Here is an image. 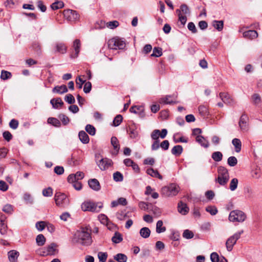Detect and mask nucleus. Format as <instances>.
I'll return each instance as SVG.
<instances>
[{"instance_id": "35", "label": "nucleus", "mask_w": 262, "mask_h": 262, "mask_svg": "<svg viewBox=\"0 0 262 262\" xmlns=\"http://www.w3.org/2000/svg\"><path fill=\"white\" fill-rule=\"evenodd\" d=\"M199 112L200 114L203 117H206L209 115V112L207 106L205 105H200L199 108Z\"/></svg>"}, {"instance_id": "60", "label": "nucleus", "mask_w": 262, "mask_h": 262, "mask_svg": "<svg viewBox=\"0 0 262 262\" xmlns=\"http://www.w3.org/2000/svg\"><path fill=\"white\" fill-rule=\"evenodd\" d=\"M98 257L100 261L105 262L107 257V253L106 252H99Z\"/></svg>"}, {"instance_id": "32", "label": "nucleus", "mask_w": 262, "mask_h": 262, "mask_svg": "<svg viewBox=\"0 0 262 262\" xmlns=\"http://www.w3.org/2000/svg\"><path fill=\"white\" fill-rule=\"evenodd\" d=\"M114 259L118 262H126L127 260V257L124 254L118 253L114 256Z\"/></svg>"}, {"instance_id": "38", "label": "nucleus", "mask_w": 262, "mask_h": 262, "mask_svg": "<svg viewBox=\"0 0 262 262\" xmlns=\"http://www.w3.org/2000/svg\"><path fill=\"white\" fill-rule=\"evenodd\" d=\"M8 227L5 223V220L0 222V233L2 235H5L7 233Z\"/></svg>"}, {"instance_id": "17", "label": "nucleus", "mask_w": 262, "mask_h": 262, "mask_svg": "<svg viewBox=\"0 0 262 262\" xmlns=\"http://www.w3.org/2000/svg\"><path fill=\"white\" fill-rule=\"evenodd\" d=\"M174 98L176 99L177 96L175 95H166L165 97L160 98L159 99V102L164 104H172L176 103L175 101L170 99V98Z\"/></svg>"}, {"instance_id": "64", "label": "nucleus", "mask_w": 262, "mask_h": 262, "mask_svg": "<svg viewBox=\"0 0 262 262\" xmlns=\"http://www.w3.org/2000/svg\"><path fill=\"white\" fill-rule=\"evenodd\" d=\"M188 29L192 33H196L198 31L194 24L193 22H189L187 25Z\"/></svg>"}, {"instance_id": "9", "label": "nucleus", "mask_w": 262, "mask_h": 262, "mask_svg": "<svg viewBox=\"0 0 262 262\" xmlns=\"http://www.w3.org/2000/svg\"><path fill=\"white\" fill-rule=\"evenodd\" d=\"M112 160L108 158H102L97 163L98 166L101 170H105L111 166Z\"/></svg>"}, {"instance_id": "29", "label": "nucleus", "mask_w": 262, "mask_h": 262, "mask_svg": "<svg viewBox=\"0 0 262 262\" xmlns=\"http://www.w3.org/2000/svg\"><path fill=\"white\" fill-rule=\"evenodd\" d=\"M123 241L122 234L119 232H115L114 236L112 238V241L115 244H118Z\"/></svg>"}, {"instance_id": "34", "label": "nucleus", "mask_w": 262, "mask_h": 262, "mask_svg": "<svg viewBox=\"0 0 262 262\" xmlns=\"http://www.w3.org/2000/svg\"><path fill=\"white\" fill-rule=\"evenodd\" d=\"M46 238L42 234H38L36 238V242L38 246H42L46 243Z\"/></svg>"}, {"instance_id": "21", "label": "nucleus", "mask_w": 262, "mask_h": 262, "mask_svg": "<svg viewBox=\"0 0 262 262\" xmlns=\"http://www.w3.org/2000/svg\"><path fill=\"white\" fill-rule=\"evenodd\" d=\"M146 173L152 177L157 178L160 180H162L163 177L161 175L157 170H155L152 168H149L146 170Z\"/></svg>"}, {"instance_id": "23", "label": "nucleus", "mask_w": 262, "mask_h": 262, "mask_svg": "<svg viewBox=\"0 0 262 262\" xmlns=\"http://www.w3.org/2000/svg\"><path fill=\"white\" fill-rule=\"evenodd\" d=\"M79 138L80 141L83 144H87L90 141L89 137L83 130H81L78 134Z\"/></svg>"}, {"instance_id": "49", "label": "nucleus", "mask_w": 262, "mask_h": 262, "mask_svg": "<svg viewBox=\"0 0 262 262\" xmlns=\"http://www.w3.org/2000/svg\"><path fill=\"white\" fill-rule=\"evenodd\" d=\"M113 179L115 182H122L123 180V176L120 172L116 171L113 174Z\"/></svg>"}, {"instance_id": "62", "label": "nucleus", "mask_w": 262, "mask_h": 262, "mask_svg": "<svg viewBox=\"0 0 262 262\" xmlns=\"http://www.w3.org/2000/svg\"><path fill=\"white\" fill-rule=\"evenodd\" d=\"M46 223L43 221L37 222L36 223V227L39 231L43 230L46 227Z\"/></svg>"}, {"instance_id": "4", "label": "nucleus", "mask_w": 262, "mask_h": 262, "mask_svg": "<svg viewBox=\"0 0 262 262\" xmlns=\"http://www.w3.org/2000/svg\"><path fill=\"white\" fill-rule=\"evenodd\" d=\"M179 191V186L174 183H171L168 186H164L161 189L162 194L165 196L176 195Z\"/></svg>"}, {"instance_id": "36", "label": "nucleus", "mask_w": 262, "mask_h": 262, "mask_svg": "<svg viewBox=\"0 0 262 262\" xmlns=\"http://www.w3.org/2000/svg\"><path fill=\"white\" fill-rule=\"evenodd\" d=\"M163 222L161 220H159L157 222L156 224V232L158 233H161L166 231V227L163 226Z\"/></svg>"}, {"instance_id": "50", "label": "nucleus", "mask_w": 262, "mask_h": 262, "mask_svg": "<svg viewBox=\"0 0 262 262\" xmlns=\"http://www.w3.org/2000/svg\"><path fill=\"white\" fill-rule=\"evenodd\" d=\"M205 210L212 215H215L218 212L217 208L214 206H209L206 208Z\"/></svg>"}, {"instance_id": "11", "label": "nucleus", "mask_w": 262, "mask_h": 262, "mask_svg": "<svg viewBox=\"0 0 262 262\" xmlns=\"http://www.w3.org/2000/svg\"><path fill=\"white\" fill-rule=\"evenodd\" d=\"M66 199V195L60 192H56L54 196L56 205L59 207H63Z\"/></svg>"}, {"instance_id": "43", "label": "nucleus", "mask_w": 262, "mask_h": 262, "mask_svg": "<svg viewBox=\"0 0 262 262\" xmlns=\"http://www.w3.org/2000/svg\"><path fill=\"white\" fill-rule=\"evenodd\" d=\"M244 193L248 199H251L254 197V191L250 187H246L244 189Z\"/></svg>"}, {"instance_id": "57", "label": "nucleus", "mask_w": 262, "mask_h": 262, "mask_svg": "<svg viewBox=\"0 0 262 262\" xmlns=\"http://www.w3.org/2000/svg\"><path fill=\"white\" fill-rule=\"evenodd\" d=\"M58 118L60 119L62 124L64 125H67L70 122V119L64 114H60L58 116Z\"/></svg>"}, {"instance_id": "54", "label": "nucleus", "mask_w": 262, "mask_h": 262, "mask_svg": "<svg viewBox=\"0 0 262 262\" xmlns=\"http://www.w3.org/2000/svg\"><path fill=\"white\" fill-rule=\"evenodd\" d=\"M227 163L230 166L233 167L237 164V160L236 157L231 156L228 158L227 160Z\"/></svg>"}, {"instance_id": "58", "label": "nucleus", "mask_w": 262, "mask_h": 262, "mask_svg": "<svg viewBox=\"0 0 262 262\" xmlns=\"http://www.w3.org/2000/svg\"><path fill=\"white\" fill-rule=\"evenodd\" d=\"M53 194V189L51 187L42 190V195L46 197L51 196Z\"/></svg>"}, {"instance_id": "51", "label": "nucleus", "mask_w": 262, "mask_h": 262, "mask_svg": "<svg viewBox=\"0 0 262 262\" xmlns=\"http://www.w3.org/2000/svg\"><path fill=\"white\" fill-rule=\"evenodd\" d=\"M238 181L236 178H233L231 180L229 188L231 191H234L237 187Z\"/></svg>"}, {"instance_id": "31", "label": "nucleus", "mask_w": 262, "mask_h": 262, "mask_svg": "<svg viewBox=\"0 0 262 262\" xmlns=\"http://www.w3.org/2000/svg\"><path fill=\"white\" fill-rule=\"evenodd\" d=\"M232 143L235 147V150L236 152H239L241 150L242 143L241 140L237 138H234L232 141Z\"/></svg>"}, {"instance_id": "25", "label": "nucleus", "mask_w": 262, "mask_h": 262, "mask_svg": "<svg viewBox=\"0 0 262 262\" xmlns=\"http://www.w3.org/2000/svg\"><path fill=\"white\" fill-rule=\"evenodd\" d=\"M196 141L198 142L202 146L205 148H208L209 146L208 141L206 140L202 136H197L196 137Z\"/></svg>"}, {"instance_id": "27", "label": "nucleus", "mask_w": 262, "mask_h": 262, "mask_svg": "<svg viewBox=\"0 0 262 262\" xmlns=\"http://www.w3.org/2000/svg\"><path fill=\"white\" fill-rule=\"evenodd\" d=\"M151 134H156V135H157V136L159 139V137H160L161 139H164L167 134V130L165 128H164L161 130V132H160V130L159 129H155L152 132Z\"/></svg>"}, {"instance_id": "8", "label": "nucleus", "mask_w": 262, "mask_h": 262, "mask_svg": "<svg viewBox=\"0 0 262 262\" xmlns=\"http://www.w3.org/2000/svg\"><path fill=\"white\" fill-rule=\"evenodd\" d=\"M52 50L54 53L64 54L67 51V46L62 42H56L52 45Z\"/></svg>"}, {"instance_id": "42", "label": "nucleus", "mask_w": 262, "mask_h": 262, "mask_svg": "<svg viewBox=\"0 0 262 262\" xmlns=\"http://www.w3.org/2000/svg\"><path fill=\"white\" fill-rule=\"evenodd\" d=\"M148 212H151L156 215H159L161 213V211L160 208L157 207L156 206L152 205V204H151V205H149Z\"/></svg>"}, {"instance_id": "24", "label": "nucleus", "mask_w": 262, "mask_h": 262, "mask_svg": "<svg viewBox=\"0 0 262 262\" xmlns=\"http://www.w3.org/2000/svg\"><path fill=\"white\" fill-rule=\"evenodd\" d=\"M68 91V88L64 84H62L60 86H55L52 90L53 93H56L60 94L67 93Z\"/></svg>"}, {"instance_id": "5", "label": "nucleus", "mask_w": 262, "mask_h": 262, "mask_svg": "<svg viewBox=\"0 0 262 262\" xmlns=\"http://www.w3.org/2000/svg\"><path fill=\"white\" fill-rule=\"evenodd\" d=\"M243 232V230L239 231L227 239L226 242V247L228 251L230 252L232 250L234 245L236 244L237 241L240 238Z\"/></svg>"}, {"instance_id": "1", "label": "nucleus", "mask_w": 262, "mask_h": 262, "mask_svg": "<svg viewBox=\"0 0 262 262\" xmlns=\"http://www.w3.org/2000/svg\"><path fill=\"white\" fill-rule=\"evenodd\" d=\"M91 231L87 227H82L75 233L74 239L82 246H90L92 243Z\"/></svg>"}, {"instance_id": "46", "label": "nucleus", "mask_w": 262, "mask_h": 262, "mask_svg": "<svg viewBox=\"0 0 262 262\" xmlns=\"http://www.w3.org/2000/svg\"><path fill=\"white\" fill-rule=\"evenodd\" d=\"M48 122L55 127H59L61 125L60 121L55 118L50 117L48 119Z\"/></svg>"}, {"instance_id": "30", "label": "nucleus", "mask_w": 262, "mask_h": 262, "mask_svg": "<svg viewBox=\"0 0 262 262\" xmlns=\"http://www.w3.org/2000/svg\"><path fill=\"white\" fill-rule=\"evenodd\" d=\"M212 25L218 31H221L224 27V21L223 20H214L212 21Z\"/></svg>"}, {"instance_id": "44", "label": "nucleus", "mask_w": 262, "mask_h": 262, "mask_svg": "<svg viewBox=\"0 0 262 262\" xmlns=\"http://www.w3.org/2000/svg\"><path fill=\"white\" fill-rule=\"evenodd\" d=\"M219 96L224 103H230V96L228 93L221 92Z\"/></svg>"}, {"instance_id": "2", "label": "nucleus", "mask_w": 262, "mask_h": 262, "mask_svg": "<svg viewBox=\"0 0 262 262\" xmlns=\"http://www.w3.org/2000/svg\"><path fill=\"white\" fill-rule=\"evenodd\" d=\"M108 47L112 50H122L126 47V40L124 38L114 37L108 41Z\"/></svg>"}, {"instance_id": "18", "label": "nucleus", "mask_w": 262, "mask_h": 262, "mask_svg": "<svg viewBox=\"0 0 262 262\" xmlns=\"http://www.w3.org/2000/svg\"><path fill=\"white\" fill-rule=\"evenodd\" d=\"M111 142L115 150V151L112 152V155L116 156L118 155L120 149V145L118 140L117 137L113 136L111 138Z\"/></svg>"}, {"instance_id": "12", "label": "nucleus", "mask_w": 262, "mask_h": 262, "mask_svg": "<svg viewBox=\"0 0 262 262\" xmlns=\"http://www.w3.org/2000/svg\"><path fill=\"white\" fill-rule=\"evenodd\" d=\"M63 15L67 19L70 21L74 20L79 17V15L76 11L70 9L64 10Z\"/></svg>"}, {"instance_id": "3", "label": "nucleus", "mask_w": 262, "mask_h": 262, "mask_svg": "<svg viewBox=\"0 0 262 262\" xmlns=\"http://www.w3.org/2000/svg\"><path fill=\"white\" fill-rule=\"evenodd\" d=\"M219 173L215 181L217 182L221 185H225L229 181V174L228 170L224 166H220L217 168Z\"/></svg>"}, {"instance_id": "45", "label": "nucleus", "mask_w": 262, "mask_h": 262, "mask_svg": "<svg viewBox=\"0 0 262 262\" xmlns=\"http://www.w3.org/2000/svg\"><path fill=\"white\" fill-rule=\"evenodd\" d=\"M252 99L253 103L255 105L260 104L261 102V97L258 94H253L252 95Z\"/></svg>"}, {"instance_id": "61", "label": "nucleus", "mask_w": 262, "mask_h": 262, "mask_svg": "<svg viewBox=\"0 0 262 262\" xmlns=\"http://www.w3.org/2000/svg\"><path fill=\"white\" fill-rule=\"evenodd\" d=\"M92 90V83L90 81H88L84 83L83 87V92L86 93H89Z\"/></svg>"}, {"instance_id": "53", "label": "nucleus", "mask_w": 262, "mask_h": 262, "mask_svg": "<svg viewBox=\"0 0 262 262\" xmlns=\"http://www.w3.org/2000/svg\"><path fill=\"white\" fill-rule=\"evenodd\" d=\"M85 129L90 135L94 136L96 134V129L92 125L87 124Z\"/></svg>"}, {"instance_id": "26", "label": "nucleus", "mask_w": 262, "mask_h": 262, "mask_svg": "<svg viewBox=\"0 0 262 262\" xmlns=\"http://www.w3.org/2000/svg\"><path fill=\"white\" fill-rule=\"evenodd\" d=\"M243 36L246 38L254 39L257 37L258 33L255 30H250L244 32L243 33Z\"/></svg>"}, {"instance_id": "7", "label": "nucleus", "mask_w": 262, "mask_h": 262, "mask_svg": "<svg viewBox=\"0 0 262 262\" xmlns=\"http://www.w3.org/2000/svg\"><path fill=\"white\" fill-rule=\"evenodd\" d=\"M81 207L83 211L99 212V209H97V204L92 202H85L81 204Z\"/></svg>"}, {"instance_id": "55", "label": "nucleus", "mask_w": 262, "mask_h": 262, "mask_svg": "<svg viewBox=\"0 0 262 262\" xmlns=\"http://www.w3.org/2000/svg\"><path fill=\"white\" fill-rule=\"evenodd\" d=\"M12 76V74L10 72L2 70L1 75V78L3 80H7L10 78Z\"/></svg>"}, {"instance_id": "20", "label": "nucleus", "mask_w": 262, "mask_h": 262, "mask_svg": "<svg viewBox=\"0 0 262 262\" xmlns=\"http://www.w3.org/2000/svg\"><path fill=\"white\" fill-rule=\"evenodd\" d=\"M151 138L152 140H154L153 142L151 148L152 150H157L159 149L160 147V140L158 138V137L157 136V135L156 134H151L150 135Z\"/></svg>"}, {"instance_id": "14", "label": "nucleus", "mask_w": 262, "mask_h": 262, "mask_svg": "<svg viewBox=\"0 0 262 262\" xmlns=\"http://www.w3.org/2000/svg\"><path fill=\"white\" fill-rule=\"evenodd\" d=\"M50 103L52 107L55 109H59L61 108L64 105V103L60 97L53 98L50 100Z\"/></svg>"}, {"instance_id": "6", "label": "nucleus", "mask_w": 262, "mask_h": 262, "mask_svg": "<svg viewBox=\"0 0 262 262\" xmlns=\"http://www.w3.org/2000/svg\"><path fill=\"white\" fill-rule=\"evenodd\" d=\"M246 218V215L244 212L239 210H235L230 212L229 215V220L231 222H243Z\"/></svg>"}, {"instance_id": "37", "label": "nucleus", "mask_w": 262, "mask_h": 262, "mask_svg": "<svg viewBox=\"0 0 262 262\" xmlns=\"http://www.w3.org/2000/svg\"><path fill=\"white\" fill-rule=\"evenodd\" d=\"M211 158L215 162H220L223 159V154L220 151H215L212 154Z\"/></svg>"}, {"instance_id": "19", "label": "nucleus", "mask_w": 262, "mask_h": 262, "mask_svg": "<svg viewBox=\"0 0 262 262\" xmlns=\"http://www.w3.org/2000/svg\"><path fill=\"white\" fill-rule=\"evenodd\" d=\"M19 255L18 251L12 250L8 252V258L10 262H17V258Z\"/></svg>"}, {"instance_id": "40", "label": "nucleus", "mask_w": 262, "mask_h": 262, "mask_svg": "<svg viewBox=\"0 0 262 262\" xmlns=\"http://www.w3.org/2000/svg\"><path fill=\"white\" fill-rule=\"evenodd\" d=\"M162 55V49L160 47H155L153 49L152 53L150 55L151 57H159Z\"/></svg>"}, {"instance_id": "22", "label": "nucleus", "mask_w": 262, "mask_h": 262, "mask_svg": "<svg viewBox=\"0 0 262 262\" xmlns=\"http://www.w3.org/2000/svg\"><path fill=\"white\" fill-rule=\"evenodd\" d=\"M57 245L56 244L52 243L50 245L48 246L45 247V250H46V254H48L49 255H55V252L56 250V247Z\"/></svg>"}, {"instance_id": "41", "label": "nucleus", "mask_w": 262, "mask_h": 262, "mask_svg": "<svg viewBox=\"0 0 262 262\" xmlns=\"http://www.w3.org/2000/svg\"><path fill=\"white\" fill-rule=\"evenodd\" d=\"M81 46L80 41L78 39H75L73 42V48L75 51V55L77 57L80 51Z\"/></svg>"}, {"instance_id": "59", "label": "nucleus", "mask_w": 262, "mask_h": 262, "mask_svg": "<svg viewBox=\"0 0 262 262\" xmlns=\"http://www.w3.org/2000/svg\"><path fill=\"white\" fill-rule=\"evenodd\" d=\"M149 205H151V203L144 202H140L139 203V208L142 210H147V211H149Z\"/></svg>"}, {"instance_id": "13", "label": "nucleus", "mask_w": 262, "mask_h": 262, "mask_svg": "<svg viewBox=\"0 0 262 262\" xmlns=\"http://www.w3.org/2000/svg\"><path fill=\"white\" fill-rule=\"evenodd\" d=\"M127 131L129 134L130 138L132 139H136L139 136V132L137 130V126L134 123L129 126L128 129L127 130Z\"/></svg>"}, {"instance_id": "56", "label": "nucleus", "mask_w": 262, "mask_h": 262, "mask_svg": "<svg viewBox=\"0 0 262 262\" xmlns=\"http://www.w3.org/2000/svg\"><path fill=\"white\" fill-rule=\"evenodd\" d=\"M123 120V117L121 115H117L113 120V125L115 126H119L121 123L122 122Z\"/></svg>"}, {"instance_id": "16", "label": "nucleus", "mask_w": 262, "mask_h": 262, "mask_svg": "<svg viewBox=\"0 0 262 262\" xmlns=\"http://www.w3.org/2000/svg\"><path fill=\"white\" fill-rule=\"evenodd\" d=\"M178 210L181 214L186 215L188 213L189 209L186 203L180 201L178 204Z\"/></svg>"}, {"instance_id": "63", "label": "nucleus", "mask_w": 262, "mask_h": 262, "mask_svg": "<svg viewBox=\"0 0 262 262\" xmlns=\"http://www.w3.org/2000/svg\"><path fill=\"white\" fill-rule=\"evenodd\" d=\"M37 6L38 8V9H40V10L42 12H45L47 10V7L46 6L43 4V3L42 1L39 0L36 3Z\"/></svg>"}, {"instance_id": "33", "label": "nucleus", "mask_w": 262, "mask_h": 262, "mask_svg": "<svg viewBox=\"0 0 262 262\" xmlns=\"http://www.w3.org/2000/svg\"><path fill=\"white\" fill-rule=\"evenodd\" d=\"M150 234V230L148 227H143L140 230V235L143 238H148Z\"/></svg>"}, {"instance_id": "15", "label": "nucleus", "mask_w": 262, "mask_h": 262, "mask_svg": "<svg viewBox=\"0 0 262 262\" xmlns=\"http://www.w3.org/2000/svg\"><path fill=\"white\" fill-rule=\"evenodd\" d=\"M88 184L90 187L93 190L98 191L100 190V184L96 179H91L88 181Z\"/></svg>"}, {"instance_id": "47", "label": "nucleus", "mask_w": 262, "mask_h": 262, "mask_svg": "<svg viewBox=\"0 0 262 262\" xmlns=\"http://www.w3.org/2000/svg\"><path fill=\"white\" fill-rule=\"evenodd\" d=\"M194 236V233L192 231L188 229L184 230L183 233V237L186 239H191Z\"/></svg>"}, {"instance_id": "28", "label": "nucleus", "mask_w": 262, "mask_h": 262, "mask_svg": "<svg viewBox=\"0 0 262 262\" xmlns=\"http://www.w3.org/2000/svg\"><path fill=\"white\" fill-rule=\"evenodd\" d=\"M183 147L180 145L174 146L171 150V154L176 156H179L183 152Z\"/></svg>"}, {"instance_id": "48", "label": "nucleus", "mask_w": 262, "mask_h": 262, "mask_svg": "<svg viewBox=\"0 0 262 262\" xmlns=\"http://www.w3.org/2000/svg\"><path fill=\"white\" fill-rule=\"evenodd\" d=\"M64 7V3L61 1H57L53 3L51 7L53 10H57Z\"/></svg>"}, {"instance_id": "52", "label": "nucleus", "mask_w": 262, "mask_h": 262, "mask_svg": "<svg viewBox=\"0 0 262 262\" xmlns=\"http://www.w3.org/2000/svg\"><path fill=\"white\" fill-rule=\"evenodd\" d=\"M64 100L70 104H73L75 102V98L71 94H68L66 95Z\"/></svg>"}, {"instance_id": "39", "label": "nucleus", "mask_w": 262, "mask_h": 262, "mask_svg": "<svg viewBox=\"0 0 262 262\" xmlns=\"http://www.w3.org/2000/svg\"><path fill=\"white\" fill-rule=\"evenodd\" d=\"M32 50L37 55H40L41 54V48L40 45L37 42H34L32 45Z\"/></svg>"}, {"instance_id": "10", "label": "nucleus", "mask_w": 262, "mask_h": 262, "mask_svg": "<svg viewBox=\"0 0 262 262\" xmlns=\"http://www.w3.org/2000/svg\"><path fill=\"white\" fill-rule=\"evenodd\" d=\"M248 120L249 118L245 113H244L241 116L239 121L238 122L239 126L242 130L246 131L248 128Z\"/></svg>"}]
</instances>
